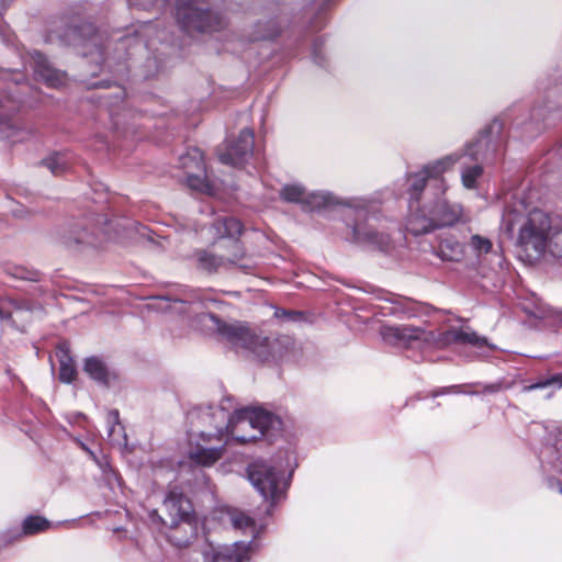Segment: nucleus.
<instances>
[{"instance_id": "nucleus-45", "label": "nucleus", "mask_w": 562, "mask_h": 562, "mask_svg": "<svg viewBox=\"0 0 562 562\" xmlns=\"http://www.w3.org/2000/svg\"><path fill=\"white\" fill-rule=\"evenodd\" d=\"M130 1L132 2L133 0H130ZM167 1L168 0H149V2H150L149 4H151V5L165 4Z\"/></svg>"}, {"instance_id": "nucleus-44", "label": "nucleus", "mask_w": 562, "mask_h": 562, "mask_svg": "<svg viewBox=\"0 0 562 562\" xmlns=\"http://www.w3.org/2000/svg\"><path fill=\"white\" fill-rule=\"evenodd\" d=\"M548 484H549V487H551V488L557 487L559 491H560V486H562V484L559 481H554L553 479H550L548 481Z\"/></svg>"}, {"instance_id": "nucleus-40", "label": "nucleus", "mask_w": 562, "mask_h": 562, "mask_svg": "<svg viewBox=\"0 0 562 562\" xmlns=\"http://www.w3.org/2000/svg\"><path fill=\"white\" fill-rule=\"evenodd\" d=\"M12 276L18 279L29 280V281H37L38 273L35 271H30L22 267H16L13 269Z\"/></svg>"}, {"instance_id": "nucleus-18", "label": "nucleus", "mask_w": 562, "mask_h": 562, "mask_svg": "<svg viewBox=\"0 0 562 562\" xmlns=\"http://www.w3.org/2000/svg\"><path fill=\"white\" fill-rule=\"evenodd\" d=\"M422 330L417 327L411 326H387L384 325L380 328L382 339L393 346L404 347L412 340L419 339Z\"/></svg>"}, {"instance_id": "nucleus-33", "label": "nucleus", "mask_w": 562, "mask_h": 562, "mask_svg": "<svg viewBox=\"0 0 562 562\" xmlns=\"http://www.w3.org/2000/svg\"><path fill=\"white\" fill-rule=\"evenodd\" d=\"M469 245L476 255L488 254L493 247L488 238L477 234L471 236Z\"/></svg>"}, {"instance_id": "nucleus-6", "label": "nucleus", "mask_w": 562, "mask_h": 562, "mask_svg": "<svg viewBox=\"0 0 562 562\" xmlns=\"http://www.w3.org/2000/svg\"><path fill=\"white\" fill-rule=\"evenodd\" d=\"M64 42L77 48L83 57L90 58L95 69L91 71L97 74V69L101 70L108 64L105 50L108 47V35L99 31L92 23L82 22L77 25L69 26L63 34Z\"/></svg>"}, {"instance_id": "nucleus-34", "label": "nucleus", "mask_w": 562, "mask_h": 562, "mask_svg": "<svg viewBox=\"0 0 562 562\" xmlns=\"http://www.w3.org/2000/svg\"><path fill=\"white\" fill-rule=\"evenodd\" d=\"M483 172V168L481 165H474L472 167H468L462 171V183L468 189H473L475 187L477 178L481 177Z\"/></svg>"}, {"instance_id": "nucleus-42", "label": "nucleus", "mask_w": 562, "mask_h": 562, "mask_svg": "<svg viewBox=\"0 0 562 562\" xmlns=\"http://www.w3.org/2000/svg\"><path fill=\"white\" fill-rule=\"evenodd\" d=\"M454 390H457V386L445 387L442 390L435 391L432 395L438 396V395H441V394H445V393H448V392L454 391Z\"/></svg>"}, {"instance_id": "nucleus-17", "label": "nucleus", "mask_w": 562, "mask_h": 562, "mask_svg": "<svg viewBox=\"0 0 562 562\" xmlns=\"http://www.w3.org/2000/svg\"><path fill=\"white\" fill-rule=\"evenodd\" d=\"M353 240L371 249L386 251L391 247V238L383 232H378L369 225H355L352 227Z\"/></svg>"}, {"instance_id": "nucleus-11", "label": "nucleus", "mask_w": 562, "mask_h": 562, "mask_svg": "<svg viewBox=\"0 0 562 562\" xmlns=\"http://www.w3.org/2000/svg\"><path fill=\"white\" fill-rule=\"evenodd\" d=\"M213 228L218 237L232 238L229 241V247L232 248L231 254L224 255L225 265H235L238 266L243 270H248L251 268L249 263H243L244 259V249L241 244L235 239V237L239 236L243 232V224L239 220L231 216L218 217L213 223Z\"/></svg>"}, {"instance_id": "nucleus-24", "label": "nucleus", "mask_w": 562, "mask_h": 562, "mask_svg": "<svg viewBox=\"0 0 562 562\" xmlns=\"http://www.w3.org/2000/svg\"><path fill=\"white\" fill-rule=\"evenodd\" d=\"M56 357L59 361V380L64 383H71L77 375V370L67 341L58 344Z\"/></svg>"}, {"instance_id": "nucleus-50", "label": "nucleus", "mask_w": 562, "mask_h": 562, "mask_svg": "<svg viewBox=\"0 0 562 562\" xmlns=\"http://www.w3.org/2000/svg\"><path fill=\"white\" fill-rule=\"evenodd\" d=\"M560 493H562V486H560Z\"/></svg>"}, {"instance_id": "nucleus-32", "label": "nucleus", "mask_w": 562, "mask_h": 562, "mask_svg": "<svg viewBox=\"0 0 562 562\" xmlns=\"http://www.w3.org/2000/svg\"><path fill=\"white\" fill-rule=\"evenodd\" d=\"M48 527L49 521L40 516H30L23 521V532L25 535H34L46 530Z\"/></svg>"}, {"instance_id": "nucleus-48", "label": "nucleus", "mask_w": 562, "mask_h": 562, "mask_svg": "<svg viewBox=\"0 0 562 562\" xmlns=\"http://www.w3.org/2000/svg\"><path fill=\"white\" fill-rule=\"evenodd\" d=\"M508 228L513 229V221L512 220H509V227Z\"/></svg>"}, {"instance_id": "nucleus-23", "label": "nucleus", "mask_w": 562, "mask_h": 562, "mask_svg": "<svg viewBox=\"0 0 562 562\" xmlns=\"http://www.w3.org/2000/svg\"><path fill=\"white\" fill-rule=\"evenodd\" d=\"M142 312L175 315L188 313V308L187 303L180 300L170 301L166 297H153L144 305Z\"/></svg>"}, {"instance_id": "nucleus-3", "label": "nucleus", "mask_w": 562, "mask_h": 562, "mask_svg": "<svg viewBox=\"0 0 562 562\" xmlns=\"http://www.w3.org/2000/svg\"><path fill=\"white\" fill-rule=\"evenodd\" d=\"M164 508L167 513V518L159 516L158 512L154 509L150 513V518L154 524L162 528H168L169 532L166 533L168 540L178 548L189 546L194 538V528L191 524L187 522L192 506L190 501L184 496L182 491L178 487H172L168 491L164 499Z\"/></svg>"}, {"instance_id": "nucleus-26", "label": "nucleus", "mask_w": 562, "mask_h": 562, "mask_svg": "<svg viewBox=\"0 0 562 562\" xmlns=\"http://www.w3.org/2000/svg\"><path fill=\"white\" fill-rule=\"evenodd\" d=\"M83 371L99 384L108 385L110 382L111 372L105 362L97 356L89 357L85 360Z\"/></svg>"}, {"instance_id": "nucleus-2", "label": "nucleus", "mask_w": 562, "mask_h": 562, "mask_svg": "<svg viewBox=\"0 0 562 562\" xmlns=\"http://www.w3.org/2000/svg\"><path fill=\"white\" fill-rule=\"evenodd\" d=\"M561 233L562 215L532 209L520 221L517 244L528 257L540 259L552 249L553 238Z\"/></svg>"}, {"instance_id": "nucleus-14", "label": "nucleus", "mask_w": 562, "mask_h": 562, "mask_svg": "<svg viewBox=\"0 0 562 562\" xmlns=\"http://www.w3.org/2000/svg\"><path fill=\"white\" fill-rule=\"evenodd\" d=\"M252 543L234 542L231 546H211L203 552L204 562H244L249 559Z\"/></svg>"}, {"instance_id": "nucleus-41", "label": "nucleus", "mask_w": 562, "mask_h": 562, "mask_svg": "<svg viewBox=\"0 0 562 562\" xmlns=\"http://www.w3.org/2000/svg\"><path fill=\"white\" fill-rule=\"evenodd\" d=\"M557 379H552V380H548V381H544V382H540V383H536V384H532V385H529L527 387V390H535V389H540V387H544L547 385H549L552 381H555Z\"/></svg>"}, {"instance_id": "nucleus-12", "label": "nucleus", "mask_w": 562, "mask_h": 562, "mask_svg": "<svg viewBox=\"0 0 562 562\" xmlns=\"http://www.w3.org/2000/svg\"><path fill=\"white\" fill-rule=\"evenodd\" d=\"M502 130V123L493 121L484 131L480 133L477 139L469 144L464 156H469L475 161H485L494 155L498 145V135Z\"/></svg>"}, {"instance_id": "nucleus-29", "label": "nucleus", "mask_w": 562, "mask_h": 562, "mask_svg": "<svg viewBox=\"0 0 562 562\" xmlns=\"http://www.w3.org/2000/svg\"><path fill=\"white\" fill-rule=\"evenodd\" d=\"M225 517L235 529L244 530L254 528L255 526V520L251 517L236 508H227L225 510Z\"/></svg>"}, {"instance_id": "nucleus-5", "label": "nucleus", "mask_w": 562, "mask_h": 562, "mask_svg": "<svg viewBox=\"0 0 562 562\" xmlns=\"http://www.w3.org/2000/svg\"><path fill=\"white\" fill-rule=\"evenodd\" d=\"M227 416L228 413L222 408L203 415V417L216 418L218 423L215 425V432L202 430L194 440H190L188 456L191 461L199 465L211 467L223 457L227 441L224 437Z\"/></svg>"}, {"instance_id": "nucleus-27", "label": "nucleus", "mask_w": 562, "mask_h": 562, "mask_svg": "<svg viewBox=\"0 0 562 562\" xmlns=\"http://www.w3.org/2000/svg\"><path fill=\"white\" fill-rule=\"evenodd\" d=\"M54 176H60L69 170L70 162L65 154L54 153L41 161Z\"/></svg>"}, {"instance_id": "nucleus-25", "label": "nucleus", "mask_w": 562, "mask_h": 562, "mask_svg": "<svg viewBox=\"0 0 562 562\" xmlns=\"http://www.w3.org/2000/svg\"><path fill=\"white\" fill-rule=\"evenodd\" d=\"M437 228L432 214L426 215L423 211L412 213L406 222V229L414 236L425 235Z\"/></svg>"}, {"instance_id": "nucleus-7", "label": "nucleus", "mask_w": 562, "mask_h": 562, "mask_svg": "<svg viewBox=\"0 0 562 562\" xmlns=\"http://www.w3.org/2000/svg\"><path fill=\"white\" fill-rule=\"evenodd\" d=\"M173 15L179 29L189 35L213 32L223 24L206 0H176Z\"/></svg>"}, {"instance_id": "nucleus-10", "label": "nucleus", "mask_w": 562, "mask_h": 562, "mask_svg": "<svg viewBox=\"0 0 562 562\" xmlns=\"http://www.w3.org/2000/svg\"><path fill=\"white\" fill-rule=\"evenodd\" d=\"M254 151V132L249 128L240 131L234 139H227L217 147V156L222 164L232 167L244 166Z\"/></svg>"}, {"instance_id": "nucleus-28", "label": "nucleus", "mask_w": 562, "mask_h": 562, "mask_svg": "<svg viewBox=\"0 0 562 562\" xmlns=\"http://www.w3.org/2000/svg\"><path fill=\"white\" fill-rule=\"evenodd\" d=\"M333 203V198L328 193L312 192L306 193L302 209L304 211H316Z\"/></svg>"}, {"instance_id": "nucleus-19", "label": "nucleus", "mask_w": 562, "mask_h": 562, "mask_svg": "<svg viewBox=\"0 0 562 562\" xmlns=\"http://www.w3.org/2000/svg\"><path fill=\"white\" fill-rule=\"evenodd\" d=\"M435 312L436 310L432 306L419 304L409 300L394 301L381 307V314L383 316L398 314H405L407 316H429Z\"/></svg>"}, {"instance_id": "nucleus-4", "label": "nucleus", "mask_w": 562, "mask_h": 562, "mask_svg": "<svg viewBox=\"0 0 562 562\" xmlns=\"http://www.w3.org/2000/svg\"><path fill=\"white\" fill-rule=\"evenodd\" d=\"M279 417L262 408H241L228 414L224 426V437L231 435L233 439L241 443L256 441L270 429H279Z\"/></svg>"}, {"instance_id": "nucleus-15", "label": "nucleus", "mask_w": 562, "mask_h": 562, "mask_svg": "<svg viewBox=\"0 0 562 562\" xmlns=\"http://www.w3.org/2000/svg\"><path fill=\"white\" fill-rule=\"evenodd\" d=\"M181 167L184 169H190L191 167H195L198 171L201 172V175H194L190 173L188 171L187 176V183L188 186L195 191L204 192V193H211L212 186L207 181L206 177L204 176V162H203V155L200 149L194 148L190 153H188L186 156H182L180 158Z\"/></svg>"}, {"instance_id": "nucleus-35", "label": "nucleus", "mask_w": 562, "mask_h": 562, "mask_svg": "<svg viewBox=\"0 0 562 562\" xmlns=\"http://www.w3.org/2000/svg\"><path fill=\"white\" fill-rule=\"evenodd\" d=\"M108 424H109V431H108V436L109 438H111L112 440H115L114 439V432L116 430V427L120 428V430L123 431V428L121 427L120 425V415H119V411L117 409H111L109 413H108Z\"/></svg>"}, {"instance_id": "nucleus-20", "label": "nucleus", "mask_w": 562, "mask_h": 562, "mask_svg": "<svg viewBox=\"0 0 562 562\" xmlns=\"http://www.w3.org/2000/svg\"><path fill=\"white\" fill-rule=\"evenodd\" d=\"M437 227L450 226L461 220L462 207L459 204H451L446 200L437 201L430 209Z\"/></svg>"}, {"instance_id": "nucleus-39", "label": "nucleus", "mask_w": 562, "mask_h": 562, "mask_svg": "<svg viewBox=\"0 0 562 562\" xmlns=\"http://www.w3.org/2000/svg\"><path fill=\"white\" fill-rule=\"evenodd\" d=\"M525 313H527L528 316H559L558 313L550 306L547 305H538L536 310L529 311L527 308H524Z\"/></svg>"}, {"instance_id": "nucleus-37", "label": "nucleus", "mask_w": 562, "mask_h": 562, "mask_svg": "<svg viewBox=\"0 0 562 562\" xmlns=\"http://www.w3.org/2000/svg\"><path fill=\"white\" fill-rule=\"evenodd\" d=\"M266 314H271V316H306L304 312L302 311H295V310H283L276 306H268V311Z\"/></svg>"}, {"instance_id": "nucleus-30", "label": "nucleus", "mask_w": 562, "mask_h": 562, "mask_svg": "<svg viewBox=\"0 0 562 562\" xmlns=\"http://www.w3.org/2000/svg\"><path fill=\"white\" fill-rule=\"evenodd\" d=\"M200 268L209 272L215 271L217 268L225 266V258L223 255H214L206 250H200L196 254Z\"/></svg>"}, {"instance_id": "nucleus-22", "label": "nucleus", "mask_w": 562, "mask_h": 562, "mask_svg": "<svg viewBox=\"0 0 562 562\" xmlns=\"http://www.w3.org/2000/svg\"><path fill=\"white\" fill-rule=\"evenodd\" d=\"M442 341L445 344H469L477 348L488 345L485 337L479 336L469 327L451 328L447 330L442 336Z\"/></svg>"}, {"instance_id": "nucleus-13", "label": "nucleus", "mask_w": 562, "mask_h": 562, "mask_svg": "<svg viewBox=\"0 0 562 562\" xmlns=\"http://www.w3.org/2000/svg\"><path fill=\"white\" fill-rule=\"evenodd\" d=\"M460 158L461 156L458 154L449 155L435 161L434 164L425 166L422 171L411 176L408 178V182L412 198L417 200L428 179H437L446 170L453 166Z\"/></svg>"}, {"instance_id": "nucleus-47", "label": "nucleus", "mask_w": 562, "mask_h": 562, "mask_svg": "<svg viewBox=\"0 0 562 562\" xmlns=\"http://www.w3.org/2000/svg\"><path fill=\"white\" fill-rule=\"evenodd\" d=\"M123 443L126 445V435L123 432Z\"/></svg>"}, {"instance_id": "nucleus-38", "label": "nucleus", "mask_w": 562, "mask_h": 562, "mask_svg": "<svg viewBox=\"0 0 562 562\" xmlns=\"http://www.w3.org/2000/svg\"><path fill=\"white\" fill-rule=\"evenodd\" d=\"M281 32V29L279 25H277L276 22L271 21L269 22V27L256 35V40H272L277 37Z\"/></svg>"}, {"instance_id": "nucleus-1", "label": "nucleus", "mask_w": 562, "mask_h": 562, "mask_svg": "<svg viewBox=\"0 0 562 562\" xmlns=\"http://www.w3.org/2000/svg\"><path fill=\"white\" fill-rule=\"evenodd\" d=\"M206 328L205 335H216L227 341L236 350H240L255 359L269 362L286 359L294 348L289 336L266 335L250 328L245 322L236 318H193Z\"/></svg>"}, {"instance_id": "nucleus-21", "label": "nucleus", "mask_w": 562, "mask_h": 562, "mask_svg": "<svg viewBox=\"0 0 562 562\" xmlns=\"http://www.w3.org/2000/svg\"><path fill=\"white\" fill-rule=\"evenodd\" d=\"M43 307L24 297L0 299V316H12L15 313H42Z\"/></svg>"}, {"instance_id": "nucleus-31", "label": "nucleus", "mask_w": 562, "mask_h": 562, "mask_svg": "<svg viewBox=\"0 0 562 562\" xmlns=\"http://www.w3.org/2000/svg\"><path fill=\"white\" fill-rule=\"evenodd\" d=\"M305 189L300 184H286L280 191V196L291 203H300L303 206Z\"/></svg>"}, {"instance_id": "nucleus-46", "label": "nucleus", "mask_w": 562, "mask_h": 562, "mask_svg": "<svg viewBox=\"0 0 562 562\" xmlns=\"http://www.w3.org/2000/svg\"><path fill=\"white\" fill-rule=\"evenodd\" d=\"M485 391L486 392H496V391H498V386L494 385V384L493 385H488V386L485 387Z\"/></svg>"}, {"instance_id": "nucleus-9", "label": "nucleus", "mask_w": 562, "mask_h": 562, "mask_svg": "<svg viewBox=\"0 0 562 562\" xmlns=\"http://www.w3.org/2000/svg\"><path fill=\"white\" fill-rule=\"evenodd\" d=\"M247 475L252 486L267 501L276 503L285 490L281 473L265 460H257L247 468Z\"/></svg>"}, {"instance_id": "nucleus-36", "label": "nucleus", "mask_w": 562, "mask_h": 562, "mask_svg": "<svg viewBox=\"0 0 562 562\" xmlns=\"http://www.w3.org/2000/svg\"><path fill=\"white\" fill-rule=\"evenodd\" d=\"M218 408H222V409H224V411H226L228 413V411L226 408H224L223 406H216V407H209L206 409H203L199 414V417H200L201 422L204 425L209 426L210 427L209 430H211L212 432H215V425H216V423H218V419L212 418V417L211 418L210 417H203V415L209 414L210 412H214V411H216Z\"/></svg>"}, {"instance_id": "nucleus-8", "label": "nucleus", "mask_w": 562, "mask_h": 562, "mask_svg": "<svg viewBox=\"0 0 562 562\" xmlns=\"http://www.w3.org/2000/svg\"><path fill=\"white\" fill-rule=\"evenodd\" d=\"M53 238L56 244L74 252L100 249L103 239L98 229L89 226L85 220L66 222L55 228Z\"/></svg>"}, {"instance_id": "nucleus-43", "label": "nucleus", "mask_w": 562, "mask_h": 562, "mask_svg": "<svg viewBox=\"0 0 562 562\" xmlns=\"http://www.w3.org/2000/svg\"><path fill=\"white\" fill-rule=\"evenodd\" d=\"M557 245H554V247H552V249H550V252L552 256L559 258V259H562V249H557Z\"/></svg>"}, {"instance_id": "nucleus-49", "label": "nucleus", "mask_w": 562, "mask_h": 562, "mask_svg": "<svg viewBox=\"0 0 562 562\" xmlns=\"http://www.w3.org/2000/svg\"><path fill=\"white\" fill-rule=\"evenodd\" d=\"M213 304H214V305H216V306H217V305H218V306H220V305H222V303H218V302H215V301L213 302Z\"/></svg>"}, {"instance_id": "nucleus-16", "label": "nucleus", "mask_w": 562, "mask_h": 562, "mask_svg": "<svg viewBox=\"0 0 562 562\" xmlns=\"http://www.w3.org/2000/svg\"><path fill=\"white\" fill-rule=\"evenodd\" d=\"M31 59L36 78L46 86L57 88L66 82V74L56 69L41 52H32Z\"/></svg>"}]
</instances>
